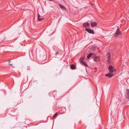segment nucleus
Listing matches in <instances>:
<instances>
[{
	"label": "nucleus",
	"instance_id": "f257e3e1",
	"mask_svg": "<svg viewBox=\"0 0 129 129\" xmlns=\"http://www.w3.org/2000/svg\"><path fill=\"white\" fill-rule=\"evenodd\" d=\"M107 61L108 63H109L111 60V55L109 52H108L106 55Z\"/></svg>",
	"mask_w": 129,
	"mask_h": 129
},
{
	"label": "nucleus",
	"instance_id": "f03ea898",
	"mask_svg": "<svg viewBox=\"0 0 129 129\" xmlns=\"http://www.w3.org/2000/svg\"><path fill=\"white\" fill-rule=\"evenodd\" d=\"M108 69L109 71V72L111 73H113L114 71H116V70L113 68L111 65L109 66Z\"/></svg>",
	"mask_w": 129,
	"mask_h": 129
},
{
	"label": "nucleus",
	"instance_id": "7ed1b4c3",
	"mask_svg": "<svg viewBox=\"0 0 129 129\" xmlns=\"http://www.w3.org/2000/svg\"><path fill=\"white\" fill-rule=\"evenodd\" d=\"M121 33L120 31V29L119 28H118L117 30L115 32V34L114 35L115 37H116L119 35H121Z\"/></svg>",
	"mask_w": 129,
	"mask_h": 129
},
{
	"label": "nucleus",
	"instance_id": "20e7f679",
	"mask_svg": "<svg viewBox=\"0 0 129 129\" xmlns=\"http://www.w3.org/2000/svg\"><path fill=\"white\" fill-rule=\"evenodd\" d=\"M125 96L126 98L129 99V89H126V93L125 94Z\"/></svg>",
	"mask_w": 129,
	"mask_h": 129
},
{
	"label": "nucleus",
	"instance_id": "39448f33",
	"mask_svg": "<svg viewBox=\"0 0 129 129\" xmlns=\"http://www.w3.org/2000/svg\"><path fill=\"white\" fill-rule=\"evenodd\" d=\"M85 30L90 34H94L93 30L90 28H86L85 29Z\"/></svg>",
	"mask_w": 129,
	"mask_h": 129
},
{
	"label": "nucleus",
	"instance_id": "423d86ee",
	"mask_svg": "<svg viewBox=\"0 0 129 129\" xmlns=\"http://www.w3.org/2000/svg\"><path fill=\"white\" fill-rule=\"evenodd\" d=\"M99 57L98 56H95L93 58V59L95 61H99Z\"/></svg>",
	"mask_w": 129,
	"mask_h": 129
},
{
	"label": "nucleus",
	"instance_id": "0eeeda50",
	"mask_svg": "<svg viewBox=\"0 0 129 129\" xmlns=\"http://www.w3.org/2000/svg\"><path fill=\"white\" fill-rule=\"evenodd\" d=\"M84 26L85 27H87V26H88L90 25L89 23L88 22H86L83 24Z\"/></svg>",
	"mask_w": 129,
	"mask_h": 129
},
{
	"label": "nucleus",
	"instance_id": "6e6552de",
	"mask_svg": "<svg viewBox=\"0 0 129 129\" xmlns=\"http://www.w3.org/2000/svg\"><path fill=\"white\" fill-rule=\"evenodd\" d=\"M97 23L96 22H92L91 23V26L92 27L96 25Z\"/></svg>",
	"mask_w": 129,
	"mask_h": 129
},
{
	"label": "nucleus",
	"instance_id": "1a4fd4ad",
	"mask_svg": "<svg viewBox=\"0 0 129 129\" xmlns=\"http://www.w3.org/2000/svg\"><path fill=\"white\" fill-rule=\"evenodd\" d=\"M113 76L111 73H108L106 74L105 76L106 77H112Z\"/></svg>",
	"mask_w": 129,
	"mask_h": 129
},
{
	"label": "nucleus",
	"instance_id": "9d476101",
	"mask_svg": "<svg viewBox=\"0 0 129 129\" xmlns=\"http://www.w3.org/2000/svg\"><path fill=\"white\" fill-rule=\"evenodd\" d=\"M40 15L39 14H38V20H39V21H42V20H43L44 19V18H40Z\"/></svg>",
	"mask_w": 129,
	"mask_h": 129
},
{
	"label": "nucleus",
	"instance_id": "9b49d317",
	"mask_svg": "<svg viewBox=\"0 0 129 129\" xmlns=\"http://www.w3.org/2000/svg\"><path fill=\"white\" fill-rule=\"evenodd\" d=\"M75 66L74 64H72L70 68L74 70L75 69Z\"/></svg>",
	"mask_w": 129,
	"mask_h": 129
},
{
	"label": "nucleus",
	"instance_id": "f8f14e48",
	"mask_svg": "<svg viewBox=\"0 0 129 129\" xmlns=\"http://www.w3.org/2000/svg\"><path fill=\"white\" fill-rule=\"evenodd\" d=\"M59 7L61 9H65V7L63 6V5H61V4H59Z\"/></svg>",
	"mask_w": 129,
	"mask_h": 129
},
{
	"label": "nucleus",
	"instance_id": "ddd939ff",
	"mask_svg": "<svg viewBox=\"0 0 129 129\" xmlns=\"http://www.w3.org/2000/svg\"><path fill=\"white\" fill-rule=\"evenodd\" d=\"M58 113H56L55 114L53 117V119H55L56 118L57 116Z\"/></svg>",
	"mask_w": 129,
	"mask_h": 129
},
{
	"label": "nucleus",
	"instance_id": "4468645a",
	"mask_svg": "<svg viewBox=\"0 0 129 129\" xmlns=\"http://www.w3.org/2000/svg\"><path fill=\"white\" fill-rule=\"evenodd\" d=\"M92 55V53H90L87 56V58L88 59L90 58L91 57V56Z\"/></svg>",
	"mask_w": 129,
	"mask_h": 129
},
{
	"label": "nucleus",
	"instance_id": "2eb2a0df",
	"mask_svg": "<svg viewBox=\"0 0 129 129\" xmlns=\"http://www.w3.org/2000/svg\"><path fill=\"white\" fill-rule=\"evenodd\" d=\"M82 63L84 66L85 67L88 66V65L85 62V61H84Z\"/></svg>",
	"mask_w": 129,
	"mask_h": 129
},
{
	"label": "nucleus",
	"instance_id": "dca6fc26",
	"mask_svg": "<svg viewBox=\"0 0 129 129\" xmlns=\"http://www.w3.org/2000/svg\"><path fill=\"white\" fill-rule=\"evenodd\" d=\"M84 58H82L80 59V61L82 63L83 62L84 60Z\"/></svg>",
	"mask_w": 129,
	"mask_h": 129
},
{
	"label": "nucleus",
	"instance_id": "f3484780",
	"mask_svg": "<svg viewBox=\"0 0 129 129\" xmlns=\"http://www.w3.org/2000/svg\"><path fill=\"white\" fill-rule=\"evenodd\" d=\"M9 65L10 66H12L13 65V64L12 63H9Z\"/></svg>",
	"mask_w": 129,
	"mask_h": 129
},
{
	"label": "nucleus",
	"instance_id": "a211bd4d",
	"mask_svg": "<svg viewBox=\"0 0 129 129\" xmlns=\"http://www.w3.org/2000/svg\"><path fill=\"white\" fill-rule=\"evenodd\" d=\"M58 54V52H57L55 54V55L56 56Z\"/></svg>",
	"mask_w": 129,
	"mask_h": 129
},
{
	"label": "nucleus",
	"instance_id": "6ab92c4d",
	"mask_svg": "<svg viewBox=\"0 0 129 129\" xmlns=\"http://www.w3.org/2000/svg\"><path fill=\"white\" fill-rule=\"evenodd\" d=\"M50 1H52V0H49Z\"/></svg>",
	"mask_w": 129,
	"mask_h": 129
},
{
	"label": "nucleus",
	"instance_id": "aec40b11",
	"mask_svg": "<svg viewBox=\"0 0 129 129\" xmlns=\"http://www.w3.org/2000/svg\"><path fill=\"white\" fill-rule=\"evenodd\" d=\"M10 62V61H9V62Z\"/></svg>",
	"mask_w": 129,
	"mask_h": 129
}]
</instances>
